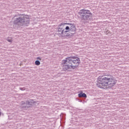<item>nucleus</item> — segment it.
<instances>
[{
  "instance_id": "1",
  "label": "nucleus",
  "mask_w": 129,
  "mask_h": 129,
  "mask_svg": "<svg viewBox=\"0 0 129 129\" xmlns=\"http://www.w3.org/2000/svg\"><path fill=\"white\" fill-rule=\"evenodd\" d=\"M117 80L111 75H107L104 77H99L98 82L96 84L97 87L105 89L107 88H111L116 84Z\"/></svg>"
},
{
  "instance_id": "2",
  "label": "nucleus",
  "mask_w": 129,
  "mask_h": 129,
  "mask_svg": "<svg viewBox=\"0 0 129 129\" xmlns=\"http://www.w3.org/2000/svg\"><path fill=\"white\" fill-rule=\"evenodd\" d=\"M80 62V58L76 56L67 57L61 61L62 64H64L62 66V69L64 71L69 70V69H75L79 66Z\"/></svg>"
},
{
  "instance_id": "3",
  "label": "nucleus",
  "mask_w": 129,
  "mask_h": 129,
  "mask_svg": "<svg viewBox=\"0 0 129 129\" xmlns=\"http://www.w3.org/2000/svg\"><path fill=\"white\" fill-rule=\"evenodd\" d=\"M13 24L18 26H29L30 17L27 15L20 14L19 17L15 19Z\"/></svg>"
},
{
  "instance_id": "4",
  "label": "nucleus",
  "mask_w": 129,
  "mask_h": 129,
  "mask_svg": "<svg viewBox=\"0 0 129 129\" xmlns=\"http://www.w3.org/2000/svg\"><path fill=\"white\" fill-rule=\"evenodd\" d=\"M78 14L82 21H87L92 18V13L89 10H81Z\"/></svg>"
},
{
  "instance_id": "5",
  "label": "nucleus",
  "mask_w": 129,
  "mask_h": 129,
  "mask_svg": "<svg viewBox=\"0 0 129 129\" xmlns=\"http://www.w3.org/2000/svg\"><path fill=\"white\" fill-rule=\"evenodd\" d=\"M66 25H68V26L66 27L65 30L69 31L70 32H72V33H71L75 35L76 32V25L74 23H66Z\"/></svg>"
},
{
  "instance_id": "6",
  "label": "nucleus",
  "mask_w": 129,
  "mask_h": 129,
  "mask_svg": "<svg viewBox=\"0 0 129 129\" xmlns=\"http://www.w3.org/2000/svg\"><path fill=\"white\" fill-rule=\"evenodd\" d=\"M65 25H66V23H60L56 28V32H58L60 36H62L64 34V31L66 28Z\"/></svg>"
},
{
  "instance_id": "7",
  "label": "nucleus",
  "mask_w": 129,
  "mask_h": 129,
  "mask_svg": "<svg viewBox=\"0 0 129 129\" xmlns=\"http://www.w3.org/2000/svg\"><path fill=\"white\" fill-rule=\"evenodd\" d=\"M68 32H70L69 30H66V31H63L64 37L66 38H71V37H73L74 36V33H71L70 32L68 33Z\"/></svg>"
},
{
  "instance_id": "8",
  "label": "nucleus",
  "mask_w": 129,
  "mask_h": 129,
  "mask_svg": "<svg viewBox=\"0 0 129 129\" xmlns=\"http://www.w3.org/2000/svg\"><path fill=\"white\" fill-rule=\"evenodd\" d=\"M21 108H22V109H24V110H26L28 109V108H29V105L27 103V102H25L24 101L22 102V104L21 105Z\"/></svg>"
},
{
  "instance_id": "9",
  "label": "nucleus",
  "mask_w": 129,
  "mask_h": 129,
  "mask_svg": "<svg viewBox=\"0 0 129 129\" xmlns=\"http://www.w3.org/2000/svg\"><path fill=\"white\" fill-rule=\"evenodd\" d=\"M26 103H27L29 107L30 108L32 105H33V104H34V103H35V102L33 100H30L29 101H26Z\"/></svg>"
},
{
  "instance_id": "10",
  "label": "nucleus",
  "mask_w": 129,
  "mask_h": 129,
  "mask_svg": "<svg viewBox=\"0 0 129 129\" xmlns=\"http://www.w3.org/2000/svg\"><path fill=\"white\" fill-rule=\"evenodd\" d=\"M78 96L79 97H84L85 98H86V97H87V95H86V94L82 92L78 94Z\"/></svg>"
},
{
  "instance_id": "11",
  "label": "nucleus",
  "mask_w": 129,
  "mask_h": 129,
  "mask_svg": "<svg viewBox=\"0 0 129 129\" xmlns=\"http://www.w3.org/2000/svg\"><path fill=\"white\" fill-rule=\"evenodd\" d=\"M41 64V62L39 60H36L35 61V65H37V66H39Z\"/></svg>"
},
{
  "instance_id": "12",
  "label": "nucleus",
  "mask_w": 129,
  "mask_h": 129,
  "mask_svg": "<svg viewBox=\"0 0 129 129\" xmlns=\"http://www.w3.org/2000/svg\"><path fill=\"white\" fill-rule=\"evenodd\" d=\"M7 40L8 41V42H10V43H12V42H13V39H12V38L9 37L8 38Z\"/></svg>"
},
{
  "instance_id": "13",
  "label": "nucleus",
  "mask_w": 129,
  "mask_h": 129,
  "mask_svg": "<svg viewBox=\"0 0 129 129\" xmlns=\"http://www.w3.org/2000/svg\"><path fill=\"white\" fill-rule=\"evenodd\" d=\"M20 90H21L22 91H24L26 90V88L23 87V88H19Z\"/></svg>"
},
{
  "instance_id": "14",
  "label": "nucleus",
  "mask_w": 129,
  "mask_h": 129,
  "mask_svg": "<svg viewBox=\"0 0 129 129\" xmlns=\"http://www.w3.org/2000/svg\"><path fill=\"white\" fill-rule=\"evenodd\" d=\"M37 60H42V58H41V57H37Z\"/></svg>"
},
{
  "instance_id": "15",
  "label": "nucleus",
  "mask_w": 129,
  "mask_h": 129,
  "mask_svg": "<svg viewBox=\"0 0 129 129\" xmlns=\"http://www.w3.org/2000/svg\"><path fill=\"white\" fill-rule=\"evenodd\" d=\"M1 115H2V112H0V116H1Z\"/></svg>"
},
{
  "instance_id": "16",
  "label": "nucleus",
  "mask_w": 129,
  "mask_h": 129,
  "mask_svg": "<svg viewBox=\"0 0 129 129\" xmlns=\"http://www.w3.org/2000/svg\"><path fill=\"white\" fill-rule=\"evenodd\" d=\"M14 18H16V16H15Z\"/></svg>"
}]
</instances>
